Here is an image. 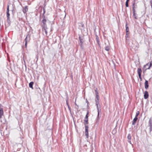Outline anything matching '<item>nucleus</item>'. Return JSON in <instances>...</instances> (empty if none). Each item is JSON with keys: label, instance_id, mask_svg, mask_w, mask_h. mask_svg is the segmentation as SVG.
Masks as SVG:
<instances>
[{"label": "nucleus", "instance_id": "1", "mask_svg": "<svg viewBox=\"0 0 152 152\" xmlns=\"http://www.w3.org/2000/svg\"><path fill=\"white\" fill-rule=\"evenodd\" d=\"M30 37L29 35V34H28L26 36V37L24 40L25 42V46L26 48L27 47V42H29L30 41Z\"/></svg>", "mask_w": 152, "mask_h": 152}, {"label": "nucleus", "instance_id": "2", "mask_svg": "<svg viewBox=\"0 0 152 152\" xmlns=\"http://www.w3.org/2000/svg\"><path fill=\"white\" fill-rule=\"evenodd\" d=\"M79 40H80L79 45H80V47L82 49H83V43L84 42L83 38L82 37L79 36Z\"/></svg>", "mask_w": 152, "mask_h": 152}, {"label": "nucleus", "instance_id": "3", "mask_svg": "<svg viewBox=\"0 0 152 152\" xmlns=\"http://www.w3.org/2000/svg\"><path fill=\"white\" fill-rule=\"evenodd\" d=\"M42 31L43 34L45 35H47V29L48 28L47 27H42Z\"/></svg>", "mask_w": 152, "mask_h": 152}, {"label": "nucleus", "instance_id": "4", "mask_svg": "<svg viewBox=\"0 0 152 152\" xmlns=\"http://www.w3.org/2000/svg\"><path fill=\"white\" fill-rule=\"evenodd\" d=\"M149 126L150 127V131H152V119L150 118L148 121Z\"/></svg>", "mask_w": 152, "mask_h": 152}, {"label": "nucleus", "instance_id": "5", "mask_svg": "<svg viewBox=\"0 0 152 152\" xmlns=\"http://www.w3.org/2000/svg\"><path fill=\"white\" fill-rule=\"evenodd\" d=\"M44 19L42 20V22L43 24H42V27H47L46 23L47 22V20L45 18V16L43 15Z\"/></svg>", "mask_w": 152, "mask_h": 152}, {"label": "nucleus", "instance_id": "6", "mask_svg": "<svg viewBox=\"0 0 152 152\" xmlns=\"http://www.w3.org/2000/svg\"><path fill=\"white\" fill-rule=\"evenodd\" d=\"M9 5H8L7 7V19L8 20L9 18V17L10 16V14L9 13Z\"/></svg>", "mask_w": 152, "mask_h": 152}, {"label": "nucleus", "instance_id": "7", "mask_svg": "<svg viewBox=\"0 0 152 152\" xmlns=\"http://www.w3.org/2000/svg\"><path fill=\"white\" fill-rule=\"evenodd\" d=\"M1 104H0V118H2V116L3 115V110L2 107H1Z\"/></svg>", "mask_w": 152, "mask_h": 152}, {"label": "nucleus", "instance_id": "8", "mask_svg": "<svg viewBox=\"0 0 152 152\" xmlns=\"http://www.w3.org/2000/svg\"><path fill=\"white\" fill-rule=\"evenodd\" d=\"M149 87L148 83V80H145V88L146 89H147Z\"/></svg>", "mask_w": 152, "mask_h": 152}, {"label": "nucleus", "instance_id": "9", "mask_svg": "<svg viewBox=\"0 0 152 152\" xmlns=\"http://www.w3.org/2000/svg\"><path fill=\"white\" fill-rule=\"evenodd\" d=\"M148 96L149 94L148 91H145L144 95V99H147L148 98Z\"/></svg>", "mask_w": 152, "mask_h": 152}, {"label": "nucleus", "instance_id": "10", "mask_svg": "<svg viewBox=\"0 0 152 152\" xmlns=\"http://www.w3.org/2000/svg\"><path fill=\"white\" fill-rule=\"evenodd\" d=\"M137 73L139 76H141L142 70L141 68H139L137 69Z\"/></svg>", "mask_w": 152, "mask_h": 152}, {"label": "nucleus", "instance_id": "11", "mask_svg": "<svg viewBox=\"0 0 152 152\" xmlns=\"http://www.w3.org/2000/svg\"><path fill=\"white\" fill-rule=\"evenodd\" d=\"M28 7L27 6L25 7L24 8H23V11L24 13H25L28 11Z\"/></svg>", "mask_w": 152, "mask_h": 152}, {"label": "nucleus", "instance_id": "12", "mask_svg": "<svg viewBox=\"0 0 152 152\" xmlns=\"http://www.w3.org/2000/svg\"><path fill=\"white\" fill-rule=\"evenodd\" d=\"M137 119V118L135 117L132 122V125H134L135 124L136 122Z\"/></svg>", "mask_w": 152, "mask_h": 152}, {"label": "nucleus", "instance_id": "13", "mask_svg": "<svg viewBox=\"0 0 152 152\" xmlns=\"http://www.w3.org/2000/svg\"><path fill=\"white\" fill-rule=\"evenodd\" d=\"M96 105L97 106V110H98V116L97 117H99V107H98V102L96 100Z\"/></svg>", "mask_w": 152, "mask_h": 152}, {"label": "nucleus", "instance_id": "14", "mask_svg": "<svg viewBox=\"0 0 152 152\" xmlns=\"http://www.w3.org/2000/svg\"><path fill=\"white\" fill-rule=\"evenodd\" d=\"M34 84V82H30L29 84V87L31 88L32 89H33V86Z\"/></svg>", "mask_w": 152, "mask_h": 152}, {"label": "nucleus", "instance_id": "15", "mask_svg": "<svg viewBox=\"0 0 152 152\" xmlns=\"http://www.w3.org/2000/svg\"><path fill=\"white\" fill-rule=\"evenodd\" d=\"M95 94L96 95V98L97 99V100L98 101L99 100V98H98L99 96L98 95V92L96 91V90H95Z\"/></svg>", "mask_w": 152, "mask_h": 152}, {"label": "nucleus", "instance_id": "16", "mask_svg": "<svg viewBox=\"0 0 152 152\" xmlns=\"http://www.w3.org/2000/svg\"><path fill=\"white\" fill-rule=\"evenodd\" d=\"M133 18L136 19H137V14H136L135 13H133Z\"/></svg>", "mask_w": 152, "mask_h": 152}, {"label": "nucleus", "instance_id": "17", "mask_svg": "<svg viewBox=\"0 0 152 152\" xmlns=\"http://www.w3.org/2000/svg\"><path fill=\"white\" fill-rule=\"evenodd\" d=\"M126 33H129V28L127 26V24L126 25Z\"/></svg>", "mask_w": 152, "mask_h": 152}, {"label": "nucleus", "instance_id": "18", "mask_svg": "<svg viewBox=\"0 0 152 152\" xmlns=\"http://www.w3.org/2000/svg\"><path fill=\"white\" fill-rule=\"evenodd\" d=\"M88 127L87 125H85V132H88Z\"/></svg>", "mask_w": 152, "mask_h": 152}, {"label": "nucleus", "instance_id": "19", "mask_svg": "<svg viewBox=\"0 0 152 152\" xmlns=\"http://www.w3.org/2000/svg\"><path fill=\"white\" fill-rule=\"evenodd\" d=\"M127 138L128 140H131V136L130 134H128V136H127Z\"/></svg>", "mask_w": 152, "mask_h": 152}, {"label": "nucleus", "instance_id": "20", "mask_svg": "<svg viewBox=\"0 0 152 152\" xmlns=\"http://www.w3.org/2000/svg\"><path fill=\"white\" fill-rule=\"evenodd\" d=\"M140 113V112L139 111H137L136 114L135 116V117L137 118V116L139 115Z\"/></svg>", "mask_w": 152, "mask_h": 152}, {"label": "nucleus", "instance_id": "21", "mask_svg": "<svg viewBox=\"0 0 152 152\" xmlns=\"http://www.w3.org/2000/svg\"><path fill=\"white\" fill-rule=\"evenodd\" d=\"M129 2V1H126L125 4H126V7H129V4H128Z\"/></svg>", "mask_w": 152, "mask_h": 152}, {"label": "nucleus", "instance_id": "22", "mask_svg": "<svg viewBox=\"0 0 152 152\" xmlns=\"http://www.w3.org/2000/svg\"><path fill=\"white\" fill-rule=\"evenodd\" d=\"M132 9H134V8H135V3L134 2L132 5Z\"/></svg>", "mask_w": 152, "mask_h": 152}, {"label": "nucleus", "instance_id": "23", "mask_svg": "<svg viewBox=\"0 0 152 152\" xmlns=\"http://www.w3.org/2000/svg\"><path fill=\"white\" fill-rule=\"evenodd\" d=\"M85 135L86 137L88 138V132H85Z\"/></svg>", "mask_w": 152, "mask_h": 152}, {"label": "nucleus", "instance_id": "24", "mask_svg": "<svg viewBox=\"0 0 152 152\" xmlns=\"http://www.w3.org/2000/svg\"><path fill=\"white\" fill-rule=\"evenodd\" d=\"M110 50V48L109 47H106L105 48V50L107 51H109Z\"/></svg>", "mask_w": 152, "mask_h": 152}, {"label": "nucleus", "instance_id": "25", "mask_svg": "<svg viewBox=\"0 0 152 152\" xmlns=\"http://www.w3.org/2000/svg\"><path fill=\"white\" fill-rule=\"evenodd\" d=\"M129 33H126L125 37L126 38L128 37Z\"/></svg>", "mask_w": 152, "mask_h": 152}, {"label": "nucleus", "instance_id": "26", "mask_svg": "<svg viewBox=\"0 0 152 152\" xmlns=\"http://www.w3.org/2000/svg\"><path fill=\"white\" fill-rule=\"evenodd\" d=\"M89 112L88 111L87 112V114L85 118H88V114Z\"/></svg>", "mask_w": 152, "mask_h": 152}, {"label": "nucleus", "instance_id": "27", "mask_svg": "<svg viewBox=\"0 0 152 152\" xmlns=\"http://www.w3.org/2000/svg\"><path fill=\"white\" fill-rule=\"evenodd\" d=\"M150 4L151 6V8H152V0H151L150 1Z\"/></svg>", "mask_w": 152, "mask_h": 152}, {"label": "nucleus", "instance_id": "28", "mask_svg": "<svg viewBox=\"0 0 152 152\" xmlns=\"http://www.w3.org/2000/svg\"><path fill=\"white\" fill-rule=\"evenodd\" d=\"M68 107L69 108V110L70 111V112L71 113V109H70V107L69 106V104H68Z\"/></svg>", "mask_w": 152, "mask_h": 152}, {"label": "nucleus", "instance_id": "29", "mask_svg": "<svg viewBox=\"0 0 152 152\" xmlns=\"http://www.w3.org/2000/svg\"><path fill=\"white\" fill-rule=\"evenodd\" d=\"M84 121H85V122H87V121H88V118H85V119Z\"/></svg>", "mask_w": 152, "mask_h": 152}, {"label": "nucleus", "instance_id": "30", "mask_svg": "<svg viewBox=\"0 0 152 152\" xmlns=\"http://www.w3.org/2000/svg\"><path fill=\"white\" fill-rule=\"evenodd\" d=\"M139 79H140L141 81H142V79L141 77V76H139Z\"/></svg>", "mask_w": 152, "mask_h": 152}, {"label": "nucleus", "instance_id": "31", "mask_svg": "<svg viewBox=\"0 0 152 152\" xmlns=\"http://www.w3.org/2000/svg\"><path fill=\"white\" fill-rule=\"evenodd\" d=\"M96 39L97 41L98 42V39H99V37H98L96 35Z\"/></svg>", "mask_w": 152, "mask_h": 152}, {"label": "nucleus", "instance_id": "32", "mask_svg": "<svg viewBox=\"0 0 152 152\" xmlns=\"http://www.w3.org/2000/svg\"><path fill=\"white\" fill-rule=\"evenodd\" d=\"M133 10V13H134L135 12V8H134V9H132Z\"/></svg>", "mask_w": 152, "mask_h": 152}, {"label": "nucleus", "instance_id": "33", "mask_svg": "<svg viewBox=\"0 0 152 152\" xmlns=\"http://www.w3.org/2000/svg\"><path fill=\"white\" fill-rule=\"evenodd\" d=\"M148 64H149L148 63H147V64H146V65H145L144 66V67H145V66H148Z\"/></svg>", "mask_w": 152, "mask_h": 152}, {"label": "nucleus", "instance_id": "34", "mask_svg": "<svg viewBox=\"0 0 152 152\" xmlns=\"http://www.w3.org/2000/svg\"><path fill=\"white\" fill-rule=\"evenodd\" d=\"M128 142H129L131 144V140H128Z\"/></svg>", "mask_w": 152, "mask_h": 152}, {"label": "nucleus", "instance_id": "35", "mask_svg": "<svg viewBox=\"0 0 152 152\" xmlns=\"http://www.w3.org/2000/svg\"><path fill=\"white\" fill-rule=\"evenodd\" d=\"M88 124V121H87V122H85V124Z\"/></svg>", "mask_w": 152, "mask_h": 152}, {"label": "nucleus", "instance_id": "36", "mask_svg": "<svg viewBox=\"0 0 152 152\" xmlns=\"http://www.w3.org/2000/svg\"><path fill=\"white\" fill-rule=\"evenodd\" d=\"M43 11H44L43 14H44L45 12V10L44 9H43Z\"/></svg>", "mask_w": 152, "mask_h": 152}, {"label": "nucleus", "instance_id": "37", "mask_svg": "<svg viewBox=\"0 0 152 152\" xmlns=\"http://www.w3.org/2000/svg\"><path fill=\"white\" fill-rule=\"evenodd\" d=\"M66 104H67V105H68V104H68V102H67V101H66Z\"/></svg>", "mask_w": 152, "mask_h": 152}, {"label": "nucleus", "instance_id": "38", "mask_svg": "<svg viewBox=\"0 0 152 152\" xmlns=\"http://www.w3.org/2000/svg\"><path fill=\"white\" fill-rule=\"evenodd\" d=\"M86 102H87V103H88V101L87 100H86Z\"/></svg>", "mask_w": 152, "mask_h": 152}, {"label": "nucleus", "instance_id": "39", "mask_svg": "<svg viewBox=\"0 0 152 152\" xmlns=\"http://www.w3.org/2000/svg\"><path fill=\"white\" fill-rule=\"evenodd\" d=\"M126 1H129V0H126Z\"/></svg>", "mask_w": 152, "mask_h": 152}]
</instances>
